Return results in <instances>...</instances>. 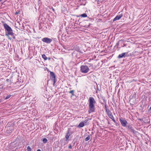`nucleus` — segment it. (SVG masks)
I'll use <instances>...</instances> for the list:
<instances>
[{
  "label": "nucleus",
  "instance_id": "8",
  "mask_svg": "<svg viewBox=\"0 0 151 151\" xmlns=\"http://www.w3.org/2000/svg\"><path fill=\"white\" fill-rule=\"evenodd\" d=\"M128 52L122 53L118 55L117 57V58L118 59H120L123 58H125L126 57H127L128 56Z\"/></svg>",
  "mask_w": 151,
  "mask_h": 151
},
{
  "label": "nucleus",
  "instance_id": "15",
  "mask_svg": "<svg viewBox=\"0 0 151 151\" xmlns=\"http://www.w3.org/2000/svg\"><path fill=\"white\" fill-rule=\"evenodd\" d=\"M25 140L22 138H20L19 140V143H20V145L21 143L22 144L24 142Z\"/></svg>",
  "mask_w": 151,
  "mask_h": 151
},
{
  "label": "nucleus",
  "instance_id": "37",
  "mask_svg": "<svg viewBox=\"0 0 151 151\" xmlns=\"http://www.w3.org/2000/svg\"><path fill=\"white\" fill-rule=\"evenodd\" d=\"M139 120H141V119H139Z\"/></svg>",
  "mask_w": 151,
  "mask_h": 151
},
{
  "label": "nucleus",
  "instance_id": "4",
  "mask_svg": "<svg viewBox=\"0 0 151 151\" xmlns=\"http://www.w3.org/2000/svg\"><path fill=\"white\" fill-rule=\"evenodd\" d=\"M73 133V132L71 131L70 128H68L67 131L66 135H65V137L66 141L68 140L69 137Z\"/></svg>",
  "mask_w": 151,
  "mask_h": 151
},
{
  "label": "nucleus",
  "instance_id": "9",
  "mask_svg": "<svg viewBox=\"0 0 151 151\" xmlns=\"http://www.w3.org/2000/svg\"><path fill=\"white\" fill-rule=\"evenodd\" d=\"M127 128V129L133 133L135 134L136 132L134 130V129L133 127L132 126V125L129 124V125L127 126L126 127Z\"/></svg>",
  "mask_w": 151,
  "mask_h": 151
},
{
  "label": "nucleus",
  "instance_id": "24",
  "mask_svg": "<svg viewBox=\"0 0 151 151\" xmlns=\"http://www.w3.org/2000/svg\"><path fill=\"white\" fill-rule=\"evenodd\" d=\"M27 151H32V149L30 148L29 146H28L27 147Z\"/></svg>",
  "mask_w": 151,
  "mask_h": 151
},
{
  "label": "nucleus",
  "instance_id": "12",
  "mask_svg": "<svg viewBox=\"0 0 151 151\" xmlns=\"http://www.w3.org/2000/svg\"><path fill=\"white\" fill-rule=\"evenodd\" d=\"M50 78L52 79L55 78V75L54 73L52 71H50Z\"/></svg>",
  "mask_w": 151,
  "mask_h": 151
},
{
  "label": "nucleus",
  "instance_id": "19",
  "mask_svg": "<svg viewBox=\"0 0 151 151\" xmlns=\"http://www.w3.org/2000/svg\"><path fill=\"white\" fill-rule=\"evenodd\" d=\"M42 58L45 60H46L47 59V57L46 56V55L44 54H43L42 55Z\"/></svg>",
  "mask_w": 151,
  "mask_h": 151
},
{
  "label": "nucleus",
  "instance_id": "3",
  "mask_svg": "<svg viewBox=\"0 0 151 151\" xmlns=\"http://www.w3.org/2000/svg\"><path fill=\"white\" fill-rule=\"evenodd\" d=\"M89 69L85 65H81L80 67V71L82 73H86L89 71Z\"/></svg>",
  "mask_w": 151,
  "mask_h": 151
},
{
  "label": "nucleus",
  "instance_id": "35",
  "mask_svg": "<svg viewBox=\"0 0 151 151\" xmlns=\"http://www.w3.org/2000/svg\"><path fill=\"white\" fill-rule=\"evenodd\" d=\"M75 143V142H74L73 143V145H74Z\"/></svg>",
  "mask_w": 151,
  "mask_h": 151
},
{
  "label": "nucleus",
  "instance_id": "11",
  "mask_svg": "<svg viewBox=\"0 0 151 151\" xmlns=\"http://www.w3.org/2000/svg\"><path fill=\"white\" fill-rule=\"evenodd\" d=\"M106 113L110 119L111 118H113V117H114V116L112 115L111 112L109 110L106 111Z\"/></svg>",
  "mask_w": 151,
  "mask_h": 151
},
{
  "label": "nucleus",
  "instance_id": "25",
  "mask_svg": "<svg viewBox=\"0 0 151 151\" xmlns=\"http://www.w3.org/2000/svg\"><path fill=\"white\" fill-rule=\"evenodd\" d=\"M113 118H111V119H112V120H113V121L114 122V123H116V122L115 120L114 117H113Z\"/></svg>",
  "mask_w": 151,
  "mask_h": 151
},
{
  "label": "nucleus",
  "instance_id": "31",
  "mask_svg": "<svg viewBox=\"0 0 151 151\" xmlns=\"http://www.w3.org/2000/svg\"><path fill=\"white\" fill-rule=\"evenodd\" d=\"M37 151H41V150L40 149H38Z\"/></svg>",
  "mask_w": 151,
  "mask_h": 151
},
{
  "label": "nucleus",
  "instance_id": "33",
  "mask_svg": "<svg viewBox=\"0 0 151 151\" xmlns=\"http://www.w3.org/2000/svg\"><path fill=\"white\" fill-rule=\"evenodd\" d=\"M52 10L53 11H55L54 9L53 8H52Z\"/></svg>",
  "mask_w": 151,
  "mask_h": 151
},
{
  "label": "nucleus",
  "instance_id": "13",
  "mask_svg": "<svg viewBox=\"0 0 151 151\" xmlns=\"http://www.w3.org/2000/svg\"><path fill=\"white\" fill-rule=\"evenodd\" d=\"M86 122V121H85L83 122H81L80 123L79 125L78 126V127H82L84 126V123Z\"/></svg>",
  "mask_w": 151,
  "mask_h": 151
},
{
  "label": "nucleus",
  "instance_id": "28",
  "mask_svg": "<svg viewBox=\"0 0 151 151\" xmlns=\"http://www.w3.org/2000/svg\"><path fill=\"white\" fill-rule=\"evenodd\" d=\"M119 45V42H118L117 43H116V44L115 45V46H117V47H118Z\"/></svg>",
  "mask_w": 151,
  "mask_h": 151
},
{
  "label": "nucleus",
  "instance_id": "26",
  "mask_svg": "<svg viewBox=\"0 0 151 151\" xmlns=\"http://www.w3.org/2000/svg\"><path fill=\"white\" fill-rule=\"evenodd\" d=\"M98 2L100 3H102L103 2L104 0H98Z\"/></svg>",
  "mask_w": 151,
  "mask_h": 151
},
{
  "label": "nucleus",
  "instance_id": "18",
  "mask_svg": "<svg viewBox=\"0 0 151 151\" xmlns=\"http://www.w3.org/2000/svg\"><path fill=\"white\" fill-rule=\"evenodd\" d=\"M104 102H105V104L104 105V107H105V109L106 110V111H108L109 110V109H108L107 108V105L106 104V101L105 100H104Z\"/></svg>",
  "mask_w": 151,
  "mask_h": 151
},
{
  "label": "nucleus",
  "instance_id": "30",
  "mask_svg": "<svg viewBox=\"0 0 151 151\" xmlns=\"http://www.w3.org/2000/svg\"><path fill=\"white\" fill-rule=\"evenodd\" d=\"M13 38L14 39H15V37L14 35H13Z\"/></svg>",
  "mask_w": 151,
  "mask_h": 151
},
{
  "label": "nucleus",
  "instance_id": "23",
  "mask_svg": "<svg viewBox=\"0 0 151 151\" xmlns=\"http://www.w3.org/2000/svg\"><path fill=\"white\" fill-rule=\"evenodd\" d=\"M52 80L53 81L54 83H53V85L54 86L55 85V83L56 82V78H54V79H52Z\"/></svg>",
  "mask_w": 151,
  "mask_h": 151
},
{
  "label": "nucleus",
  "instance_id": "21",
  "mask_svg": "<svg viewBox=\"0 0 151 151\" xmlns=\"http://www.w3.org/2000/svg\"><path fill=\"white\" fill-rule=\"evenodd\" d=\"M90 138V137L89 135H88V136H87L86 137L85 139V141H88Z\"/></svg>",
  "mask_w": 151,
  "mask_h": 151
},
{
  "label": "nucleus",
  "instance_id": "7",
  "mask_svg": "<svg viewBox=\"0 0 151 151\" xmlns=\"http://www.w3.org/2000/svg\"><path fill=\"white\" fill-rule=\"evenodd\" d=\"M14 127L13 126H8L6 127V132L8 134L12 132V130L14 129Z\"/></svg>",
  "mask_w": 151,
  "mask_h": 151
},
{
  "label": "nucleus",
  "instance_id": "16",
  "mask_svg": "<svg viewBox=\"0 0 151 151\" xmlns=\"http://www.w3.org/2000/svg\"><path fill=\"white\" fill-rule=\"evenodd\" d=\"M86 64V66L87 67H88V68L89 67H92L93 66V64L91 63H87Z\"/></svg>",
  "mask_w": 151,
  "mask_h": 151
},
{
  "label": "nucleus",
  "instance_id": "10",
  "mask_svg": "<svg viewBox=\"0 0 151 151\" xmlns=\"http://www.w3.org/2000/svg\"><path fill=\"white\" fill-rule=\"evenodd\" d=\"M122 16H123V14H120L117 15L113 19V21H115L116 20H119L122 17Z\"/></svg>",
  "mask_w": 151,
  "mask_h": 151
},
{
  "label": "nucleus",
  "instance_id": "34",
  "mask_svg": "<svg viewBox=\"0 0 151 151\" xmlns=\"http://www.w3.org/2000/svg\"><path fill=\"white\" fill-rule=\"evenodd\" d=\"M9 79H7L6 80V81H9Z\"/></svg>",
  "mask_w": 151,
  "mask_h": 151
},
{
  "label": "nucleus",
  "instance_id": "5",
  "mask_svg": "<svg viewBox=\"0 0 151 151\" xmlns=\"http://www.w3.org/2000/svg\"><path fill=\"white\" fill-rule=\"evenodd\" d=\"M119 120L121 122L122 125L124 127H126L127 124V122L125 119L122 117L119 118Z\"/></svg>",
  "mask_w": 151,
  "mask_h": 151
},
{
  "label": "nucleus",
  "instance_id": "29",
  "mask_svg": "<svg viewBox=\"0 0 151 151\" xmlns=\"http://www.w3.org/2000/svg\"><path fill=\"white\" fill-rule=\"evenodd\" d=\"M68 148L69 149H71L72 148L71 145L70 144V145H69V146L68 147Z\"/></svg>",
  "mask_w": 151,
  "mask_h": 151
},
{
  "label": "nucleus",
  "instance_id": "22",
  "mask_svg": "<svg viewBox=\"0 0 151 151\" xmlns=\"http://www.w3.org/2000/svg\"><path fill=\"white\" fill-rule=\"evenodd\" d=\"M12 95H7V96L5 98V99L6 100L9 99V98Z\"/></svg>",
  "mask_w": 151,
  "mask_h": 151
},
{
  "label": "nucleus",
  "instance_id": "20",
  "mask_svg": "<svg viewBox=\"0 0 151 151\" xmlns=\"http://www.w3.org/2000/svg\"><path fill=\"white\" fill-rule=\"evenodd\" d=\"M43 142L44 143H46L47 141V139L46 138H44L42 139Z\"/></svg>",
  "mask_w": 151,
  "mask_h": 151
},
{
  "label": "nucleus",
  "instance_id": "14",
  "mask_svg": "<svg viewBox=\"0 0 151 151\" xmlns=\"http://www.w3.org/2000/svg\"><path fill=\"white\" fill-rule=\"evenodd\" d=\"M87 14L86 13H83L82 14H81V15H78V16H77V17H87Z\"/></svg>",
  "mask_w": 151,
  "mask_h": 151
},
{
  "label": "nucleus",
  "instance_id": "2",
  "mask_svg": "<svg viewBox=\"0 0 151 151\" xmlns=\"http://www.w3.org/2000/svg\"><path fill=\"white\" fill-rule=\"evenodd\" d=\"M3 26L5 30L7 32V33L5 34L6 36H8L9 35H10L12 36L14 35L12 29L6 23L4 24Z\"/></svg>",
  "mask_w": 151,
  "mask_h": 151
},
{
  "label": "nucleus",
  "instance_id": "6",
  "mask_svg": "<svg viewBox=\"0 0 151 151\" xmlns=\"http://www.w3.org/2000/svg\"><path fill=\"white\" fill-rule=\"evenodd\" d=\"M42 40L44 42L47 44H50L52 42V39L48 37H45L43 38Z\"/></svg>",
  "mask_w": 151,
  "mask_h": 151
},
{
  "label": "nucleus",
  "instance_id": "36",
  "mask_svg": "<svg viewBox=\"0 0 151 151\" xmlns=\"http://www.w3.org/2000/svg\"><path fill=\"white\" fill-rule=\"evenodd\" d=\"M126 45V44L124 45V46H125Z\"/></svg>",
  "mask_w": 151,
  "mask_h": 151
},
{
  "label": "nucleus",
  "instance_id": "27",
  "mask_svg": "<svg viewBox=\"0 0 151 151\" xmlns=\"http://www.w3.org/2000/svg\"><path fill=\"white\" fill-rule=\"evenodd\" d=\"M19 12H20V11H19L18 12H16L15 13V14L17 15V14H19Z\"/></svg>",
  "mask_w": 151,
  "mask_h": 151
},
{
  "label": "nucleus",
  "instance_id": "1",
  "mask_svg": "<svg viewBox=\"0 0 151 151\" xmlns=\"http://www.w3.org/2000/svg\"><path fill=\"white\" fill-rule=\"evenodd\" d=\"M88 102L89 113L95 112L96 108L95 105L96 104V102L94 99L92 97H90L88 100Z\"/></svg>",
  "mask_w": 151,
  "mask_h": 151
},
{
  "label": "nucleus",
  "instance_id": "32",
  "mask_svg": "<svg viewBox=\"0 0 151 151\" xmlns=\"http://www.w3.org/2000/svg\"><path fill=\"white\" fill-rule=\"evenodd\" d=\"M48 60H50L51 59V58H50V57H49V58H48Z\"/></svg>",
  "mask_w": 151,
  "mask_h": 151
},
{
  "label": "nucleus",
  "instance_id": "17",
  "mask_svg": "<svg viewBox=\"0 0 151 151\" xmlns=\"http://www.w3.org/2000/svg\"><path fill=\"white\" fill-rule=\"evenodd\" d=\"M74 91H75L74 90H72L70 91L69 92V93H70L71 94V97L72 96H74Z\"/></svg>",
  "mask_w": 151,
  "mask_h": 151
}]
</instances>
